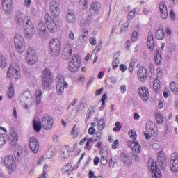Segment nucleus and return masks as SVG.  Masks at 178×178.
I'll return each instance as SVG.
<instances>
[{"label": "nucleus", "instance_id": "nucleus-17", "mask_svg": "<svg viewBox=\"0 0 178 178\" xmlns=\"http://www.w3.org/2000/svg\"><path fill=\"white\" fill-rule=\"evenodd\" d=\"M3 10L8 15H10L13 12V1L2 0Z\"/></svg>", "mask_w": 178, "mask_h": 178}, {"label": "nucleus", "instance_id": "nucleus-25", "mask_svg": "<svg viewBox=\"0 0 178 178\" xmlns=\"http://www.w3.org/2000/svg\"><path fill=\"white\" fill-rule=\"evenodd\" d=\"M100 9L101 3L97 1L92 2L90 5V13L92 14V16H97V15L99 13Z\"/></svg>", "mask_w": 178, "mask_h": 178}, {"label": "nucleus", "instance_id": "nucleus-46", "mask_svg": "<svg viewBox=\"0 0 178 178\" xmlns=\"http://www.w3.org/2000/svg\"><path fill=\"white\" fill-rule=\"evenodd\" d=\"M170 89L172 90L174 94H177L178 92V84L175 83L174 81L170 83Z\"/></svg>", "mask_w": 178, "mask_h": 178}, {"label": "nucleus", "instance_id": "nucleus-26", "mask_svg": "<svg viewBox=\"0 0 178 178\" xmlns=\"http://www.w3.org/2000/svg\"><path fill=\"white\" fill-rule=\"evenodd\" d=\"M127 145L129 147V148H131L132 151H135V152H137V154H140V152H141V146L138 142L129 140Z\"/></svg>", "mask_w": 178, "mask_h": 178}, {"label": "nucleus", "instance_id": "nucleus-42", "mask_svg": "<svg viewBox=\"0 0 178 178\" xmlns=\"http://www.w3.org/2000/svg\"><path fill=\"white\" fill-rule=\"evenodd\" d=\"M94 120L98 122V124H97L98 130H104V128L105 127V121L104 120V118H101L100 120H98L97 118H95Z\"/></svg>", "mask_w": 178, "mask_h": 178}, {"label": "nucleus", "instance_id": "nucleus-63", "mask_svg": "<svg viewBox=\"0 0 178 178\" xmlns=\"http://www.w3.org/2000/svg\"><path fill=\"white\" fill-rule=\"evenodd\" d=\"M102 138V133L97 132L96 133V138L94 140V141H99V140H101Z\"/></svg>", "mask_w": 178, "mask_h": 178}, {"label": "nucleus", "instance_id": "nucleus-30", "mask_svg": "<svg viewBox=\"0 0 178 178\" xmlns=\"http://www.w3.org/2000/svg\"><path fill=\"white\" fill-rule=\"evenodd\" d=\"M63 56H64V59H69L72 56V47L70 44L65 45L63 51Z\"/></svg>", "mask_w": 178, "mask_h": 178}, {"label": "nucleus", "instance_id": "nucleus-37", "mask_svg": "<svg viewBox=\"0 0 178 178\" xmlns=\"http://www.w3.org/2000/svg\"><path fill=\"white\" fill-rule=\"evenodd\" d=\"M154 62L157 66L162 63V54L159 53V51H156L154 54Z\"/></svg>", "mask_w": 178, "mask_h": 178}, {"label": "nucleus", "instance_id": "nucleus-15", "mask_svg": "<svg viewBox=\"0 0 178 178\" xmlns=\"http://www.w3.org/2000/svg\"><path fill=\"white\" fill-rule=\"evenodd\" d=\"M42 127L44 130H51L54 127V118L49 115H44L42 119Z\"/></svg>", "mask_w": 178, "mask_h": 178}, {"label": "nucleus", "instance_id": "nucleus-4", "mask_svg": "<svg viewBox=\"0 0 178 178\" xmlns=\"http://www.w3.org/2000/svg\"><path fill=\"white\" fill-rule=\"evenodd\" d=\"M49 52L51 56H59L60 54V40L52 39L49 42Z\"/></svg>", "mask_w": 178, "mask_h": 178}, {"label": "nucleus", "instance_id": "nucleus-31", "mask_svg": "<svg viewBox=\"0 0 178 178\" xmlns=\"http://www.w3.org/2000/svg\"><path fill=\"white\" fill-rule=\"evenodd\" d=\"M120 160L127 166H130L131 165V159L129 157V154L123 153L120 156Z\"/></svg>", "mask_w": 178, "mask_h": 178}, {"label": "nucleus", "instance_id": "nucleus-53", "mask_svg": "<svg viewBox=\"0 0 178 178\" xmlns=\"http://www.w3.org/2000/svg\"><path fill=\"white\" fill-rule=\"evenodd\" d=\"M138 40V33L137 31H134L131 35V41L132 42H136Z\"/></svg>", "mask_w": 178, "mask_h": 178}, {"label": "nucleus", "instance_id": "nucleus-2", "mask_svg": "<svg viewBox=\"0 0 178 178\" xmlns=\"http://www.w3.org/2000/svg\"><path fill=\"white\" fill-rule=\"evenodd\" d=\"M7 77H11L15 80H19L20 78V66L17 63H13L10 64L8 72Z\"/></svg>", "mask_w": 178, "mask_h": 178}, {"label": "nucleus", "instance_id": "nucleus-54", "mask_svg": "<svg viewBox=\"0 0 178 178\" xmlns=\"http://www.w3.org/2000/svg\"><path fill=\"white\" fill-rule=\"evenodd\" d=\"M6 135L2 134H0V146L1 145H4L5 143H6Z\"/></svg>", "mask_w": 178, "mask_h": 178}, {"label": "nucleus", "instance_id": "nucleus-9", "mask_svg": "<svg viewBox=\"0 0 178 178\" xmlns=\"http://www.w3.org/2000/svg\"><path fill=\"white\" fill-rule=\"evenodd\" d=\"M67 87H69V84L65 81V76L59 74L56 85L57 94L58 95H63L65 88H67Z\"/></svg>", "mask_w": 178, "mask_h": 178}, {"label": "nucleus", "instance_id": "nucleus-49", "mask_svg": "<svg viewBox=\"0 0 178 178\" xmlns=\"http://www.w3.org/2000/svg\"><path fill=\"white\" fill-rule=\"evenodd\" d=\"M72 163H69L68 164H66L64 167L62 168V172L63 173H67L70 169H72Z\"/></svg>", "mask_w": 178, "mask_h": 178}, {"label": "nucleus", "instance_id": "nucleus-43", "mask_svg": "<svg viewBox=\"0 0 178 178\" xmlns=\"http://www.w3.org/2000/svg\"><path fill=\"white\" fill-rule=\"evenodd\" d=\"M55 154V150H54V149H49L46 153L45 155H44L43 156H44L45 159H52V156H54V154Z\"/></svg>", "mask_w": 178, "mask_h": 178}, {"label": "nucleus", "instance_id": "nucleus-52", "mask_svg": "<svg viewBox=\"0 0 178 178\" xmlns=\"http://www.w3.org/2000/svg\"><path fill=\"white\" fill-rule=\"evenodd\" d=\"M136 62H137V59H132L131 60L129 66V71L130 72V73L133 72V69L134 68V65H136Z\"/></svg>", "mask_w": 178, "mask_h": 178}, {"label": "nucleus", "instance_id": "nucleus-1", "mask_svg": "<svg viewBox=\"0 0 178 178\" xmlns=\"http://www.w3.org/2000/svg\"><path fill=\"white\" fill-rule=\"evenodd\" d=\"M46 26L48 31L51 34L56 33L59 27V21L56 18H52L49 14L47 13L44 16Z\"/></svg>", "mask_w": 178, "mask_h": 178}, {"label": "nucleus", "instance_id": "nucleus-6", "mask_svg": "<svg viewBox=\"0 0 178 178\" xmlns=\"http://www.w3.org/2000/svg\"><path fill=\"white\" fill-rule=\"evenodd\" d=\"M41 99H42V92L41 89H38L35 90L34 97L30 98L29 101L26 102L25 109H28L29 106H32V105H40L41 104Z\"/></svg>", "mask_w": 178, "mask_h": 178}, {"label": "nucleus", "instance_id": "nucleus-35", "mask_svg": "<svg viewBox=\"0 0 178 178\" xmlns=\"http://www.w3.org/2000/svg\"><path fill=\"white\" fill-rule=\"evenodd\" d=\"M92 22V19L90 17H87L86 18H83L81 21V26L82 27H88L90 24Z\"/></svg>", "mask_w": 178, "mask_h": 178}, {"label": "nucleus", "instance_id": "nucleus-32", "mask_svg": "<svg viewBox=\"0 0 178 178\" xmlns=\"http://www.w3.org/2000/svg\"><path fill=\"white\" fill-rule=\"evenodd\" d=\"M33 126L35 131H37L38 133L41 131V127L42 126L41 121H38L37 119H34L33 120Z\"/></svg>", "mask_w": 178, "mask_h": 178}, {"label": "nucleus", "instance_id": "nucleus-40", "mask_svg": "<svg viewBox=\"0 0 178 178\" xmlns=\"http://www.w3.org/2000/svg\"><path fill=\"white\" fill-rule=\"evenodd\" d=\"M153 89L156 92H158L161 90V81L159 79H156L154 80Z\"/></svg>", "mask_w": 178, "mask_h": 178}, {"label": "nucleus", "instance_id": "nucleus-56", "mask_svg": "<svg viewBox=\"0 0 178 178\" xmlns=\"http://www.w3.org/2000/svg\"><path fill=\"white\" fill-rule=\"evenodd\" d=\"M119 58H115L113 60V69H117L118 66H119Z\"/></svg>", "mask_w": 178, "mask_h": 178}, {"label": "nucleus", "instance_id": "nucleus-11", "mask_svg": "<svg viewBox=\"0 0 178 178\" xmlns=\"http://www.w3.org/2000/svg\"><path fill=\"white\" fill-rule=\"evenodd\" d=\"M42 84L45 88L49 87L52 84V74L48 68L45 69L42 72Z\"/></svg>", "mask_w": 178, "mask_h": 178}, {"label": "nucleus", "instance_id": "nucleus-48", "mask_svg": "<svg viewBox=\"0 0 178 178\" xmlns=\"http://www.w3.org/2000/svg\"><path fill=\"white\" fill-rule=\"evenodd\" d=\"M92 141H94V139L92 138H89L87 142H86V146H85V149H87L88 151H90L91 150V148H92Z\"/></svg>", "mask_w": 178, "mask_h": 178}, {"label": "nucleus", "instance_id": "nucleus-51", "mask_svg": "<svg viewBox=\"0 0 178 178\" xmlns=\"http://www.w3.org/2000/svg\"><path fill=\"white\" fill-rule=\"evenodd\" d=\"M106 99V93H104L101 99L102 106L99 108V111H104V108H105V100Z\"/></svg>", "mask_w": 178, "mask_h": 178}, {"label": "nucleus", "instance_id": "nucleus-45", "mask_svg": "<svg viewBox=\"0 0 178 178\" xmlns=\"http://www.w3.org/2000/svg\"><path fill=\"white\" fill-rule=\"evenodd\" d=\"M69 148L67 147H65L61 149V156L62 158L66 159L69 158Z\"/></svg>", "mask_w": 178, "mask_h": 178}, {"label": "nucleus", "instance_id": "nucleus-58", "mask_svg": "<svg viewBox=\"0 0 178 178\" xmlns=\"http://www.w3.org/2000/svg\"><path fill=\"white\" fill-rule=\"evenodd\" d=\"M134 15H136V10H131L127 16V19L128 20H131V19H133V17H134Z\"/></svg>", "mask_w": 178, "mask_h": 178}, {"label": "nucleus", "instance_id": "nucleus-24", "mask_svg": "<svg viewBox=\"0 0 178 178\" xmlns=\"http://www.w3.org/2000/svg\"><path fill=\"white\" fill-rule=\"evenodd\" d=\"M159 7L161 19L166 20V19L169 17V15L168 14V7L166 6L165 1H161Z\"/></svg>", "mask_w": 178, "mask_h": 178}, {"label": "nucleus", "instance_id": "nucleus-22", "mask_svg": "<svg viewBox=\"0 0 178 178\" xmlns=\"http://www.w3.org/2000/svg\"><path fill=\"white\" fill-rule=\"evenodd\" d=\"M29 147L32 152L37 154L40 149V143L35 138L31 137L29 138Z\"/></svg>", "mask_w": 178, "mask_h": 178}, {"label": "nucleus", "instance_id": "nucleus-50", "mask_svg": "<svg viewBox=\"0 0 178 178\" xmlns=\"http://www.w3.org/2000/svg\"><path fill=\"white\" fill-rule=\"evenodd\" d=\"M128 134L130 138H131L132 140H136L137 138V133L133 129L129 130Z\"/></svg>", "mask_w": 178, "mask_h": 178}, {"label": "nucleus", "instance_id": "nucleus-18", "mask_svg": "<svg viewBox=\"0 0 178 178\" xmlns=\"http://www.w3.org/2000/svg\"><path fill=\"white\" fill-rule=\"evenodd\" d=\"M138 92L143 101L145 102L149 99V90H148V88L140 86L138 89Z\"/></svg>", "mask_w": 178, "mask_h": 178}, {"label": "nucleus", "instance_id": "nucleus-64", "mask_svg": "<svg viewBox=\"0 0 178 178\" xmlns=\"http://www.w3.org/2000/svg\"><path fill=\"white\" fill-rule=\"evenodd\" d=\"M88 134H90L92 136L95 134V129L94 128V127H91L89 128Z\"/></svg>", "mask_w": 178, "mask_h": 178}, {"label": "nucleus", "instance_id": "nucleus-19", "mask_svg": "<svg viewBox=\"0 0 178 178\" xmlns=\"http://www.w3.org/2000/svg\"><path fill=\"white\" fill-rule=\"evenodd\" d=\"M29 20L31 19H30L29 17L24 15L23 13H18L17 14L15 22L19 26H23L24 27V25L26 24V23H27Z\"/></svg>", "mask_w": 178, "mask_h": 178}, {"label": "nucleus", "instance_id": "nucleus-23", "mask_svg": "<svg viewBox=\"0 0 178 178\" xmlns=\"http://www.w3.org/2000/svg\"><path fill=\"white\" fill-rule=\"evenodd\" d=\"M146 129L151 136H154V137L158 136V128H156V124H155V122L151 121L148 122Z\"/></svg>", "mask_w": 178, "mask_h": 178}, {"label": "nucleus", "instance_id": "nucleus-8", "mask_svg": "<svg viewBox=\"0 0 178 178\" xmlns=\"http://www.w3.org/2000/svg\"><path fill=\"white\" fill-rule=\"evenodd\" d=\"M148 168L150 172H152L153 178H162V172H161V170L158 168L156 161L150 160L148 163Z\"/></svg>", "mask_w": 178, "mask_h": 178}, {"label": "nucleus", "instance_id": "nucleus-41", "mask_svg": "<svg viewBox=\"0 0 178 178\" xmlns=\"http://www.w3.org/2000/svg\"><path fill=\"white\" fill-rule=\"evenodd\" d=\"M13 95H15V89L13 88V83H11L10 84V87L8 88L7 97L8 99H12Z\"/></svg>", "mask_w": 178, "mask_h": 178}, {"label": "nucleus", "instance_id": "nucleus-61", "mask_svg": "<svg viewBox=\"0 0 178 178\" xmlns=\"http://www.w3.org/2000/svg\"><path fill=\"white\" fill-rule=\"evenodd\" d=\"M68 38L70 41H73V40H74V33H73V31H68Z\"/></svg>", "mask_w": 178, "mask_h": 178}, {"label": "nucleus", "instance_id": "nucleus-21", "mask_svg": "<svg viewBox=\"0 0 178 178\" xmlns=\"http://www.w3.org/2000/svg\"><path fill=\"white\" fill-rule=\"evenodd\" d=\"M157 161L160 168L163 170H165V169H166L167 162H166V156H165V153H163V152L161 151L159 153H158Z\"/></svg>", "mask_w": 178, "mask_h": 178}, {"label": "nucleus", "instance_id": "nucleus-59", "mask_svg": "<svg viewBox=\"0 0 178 178\" xmlns=\"http://www.w3.org/2000/svg\"><path fill=\"white\" fill-rule=\"evenodd\" d=\"M127 29H129V23L128 22H125L120 30L121 33H123V31H127Z\"/></svg>", "mask_w": 178, "mask_h": 178}, {"label": "nucleus", "instance_id": "nucleus-10", "mask_svg": "<svg viewBox=\"0 0 178 178\" xmlns=\"http://www.w3.org/2000/svg\"><path fill=\"white\" fill-rule=\"evenodd\" d=\"M47 24L44 22H40L37 25L38 35L42 40L48 38V29Z\"/></svg>", "mask_w": 178, "mask_h": 178}, {"label": "nucleus", "instance_id": "nucleus-62", "mask_svg": "<svg viewBox=\"0 0 178 178\" xmlns=\"http://www.w3.org/2000/svg\"><path fill=\"white\" fill-rule=\"evenodd\" d=\"M118 147H119V140H115L113 143L111 145V148L113 149H116V148H118Z\"/></svg>", "mask_w": 178, "mask_h": 178}, {"label": "nucleus", "instance_id": "nucleus-3", "mask_svg": "<svg viewBox=\"0 0 178 178\" xmlns=\"http://www.w3.org/2000/svg\"><path fill=\"white\" fill-rule=\"evenodd\" d=\"M81 63V59L80 58V56L77 54H74V56H72V59L68 63V69L70 72H72V73H75L76 72H78Z\"/></svg>", "mask_w": 178, "mask_h": 178}, {"label": "nucleus", "instance_id": "nucleus-16", "mask_svg": "<svg viewBox=\"0 0 178 178\" xmlns=\"http://www.w3.org/2000/svg\"><path fill=\"white\" fill-rule=\"evenodd\" d=\"M170 168L172 172H178V153L176 152L171 154Z\"/></svg>", "mask_w": 178, "mask_h": 178}, {"label": "nucleus", "instance_id": "nucleus-34", "mask_svg": "<svg viewBox=\"0 0 178 178\" xmlns=\"http://www.w3.org/2000/svg\"><path fill=\"white\" fill-rule=\"evenodd\" d=\"M100 162L103 166H105V165L108 164V151H104L102 152Z\"/></svg>", "mask_w": 178, "mask_h": 178}, {"label": "nucleus", "instance_id": "nucleus-38", "mask_svg": "<svg viewBox=\"0 0 178 178\" xmlns=\"http://www.w3.org/2000/svg\"><path fill=\"white\" fill-rule=\"evenodd\" d=\"M88 113L86 114V118H85V123L87 124V122H88V119H90V116L91 115H94L95 113V106H91L88 108Z\"/></svg>", "mask_w": 178, "mask_h": 178}, {"label": "nucleus", "instance_id": "nucleus-13", "mask_svg": "<svg viewBox=\"0 0 178 178\" xmlns=\"http://www.w3.org/2000/svg\"><path fill=\"white\" fill-rule=\"evenodd\" d=\"M49 9L50 13L54 19L59 17V15H60V7L56 1L52 0L49 2Z\"/></svg>", "mask_w": 178, "mask_h": 178}, {"label": "nucleus", "instance_id": "nucleus-5", "mask_svg": "<svg viewBox=\"0 0 178 178\" xmlns=\"http://www.w3.org/2000/svg\"><path fill=\"white\" fill-rule=\"evenodd\" d=\"M14 44L15 48L19 54H23L26 51V43L24 38L20 34H15L14 35Z\"/></svg>", "mask_w": 178, "mask_h": 178}, {"label": "nucleus", "instance_id": "nucleus-7", "mask_svg": "<svg viewBox=\"0 0 178 178\" xmlns=\"http://www.w3.org/2000/svg\"><path fill=\"white\" fill-rule=\"evenodd\" d=\"M35 34V31L34 30V24L31 20L28 19V21L24 25V35L26 38H33Z\"/></svg>", "mask_w": 178, "mask_h": 178}, {"label": "nucleus", "instance_id": "nucleus-20", "mask_svg": "<svg viewBox=\"0 0 178 178\" xmlns=\"http://www.w3.org/2000/svg\"><path fill=\"white\" fill-rule=\"evenodd\" d=\"M137 75L138 79L143 83L148 78V70L145 67H140L138 70Z\"/></svg>", "mask_w": 178, "mask_h": 178}, {"label": "nucleus", "instance_id": "nucleus-12", "mask_svg": "<svg viewBox=\"0 0 178 178\" xmlns=\"http://www.w3.org/2000/svg\"><path fill=\"white\" fill-rule=\"evenodd\" d=\"M3 161L6 168L8 170L11 172L16 170V162L15 161V159H13V156L8 155L4 157Z\"/></svg>", "mask_w": 178, "mask_h": 178}, {"label": "nucleus", "instance_id": "nucleus-39", "mask_svg": "<svg viewBox=\"0 0 178 178\" xmlns=\"http://www.w3.org/2000/svg\"><path fill=\"white\" fill-rule=\"evenodd\" d=\"M156 38L158 40H163L165 38V31L163 29H159L156 33Z\"/></svg>", "mask_w": 178, "mask_h": 178}, {"label": "nucleus", "instance_id": "nucleus-36", "mask_svg": "<svg viewBox=\"0 0 178 178\" xmlns=\"http://www.w3.org/2000/svg\"><path fill=\"white\" fill-rule=\"evenodd\" d=\"M66 22H67V23H74V22H76V15L73 12H69L67 14Z\"/></svg>", "mask_w": 178, "mask_h": 178}, {"label": "nucleus", "instance_id": "nucleus-14", "mask_svg": "<svg viewBox=\"0 0 178 178\" xmlns=\"http://www.w3.org/2000/svg\"><path fill=\"white\" fill-rule=\"evenodd\" d=\"M26 59L29 65H35V63H37V54L35 53V51L33 49V48L29 47L27 49Z\"/></svg>", "mask_w": 178, "mask_h": 178}, {"label": "nucleus", "instance_id": "nucleus-57", "mask_svg": "<svg viewBox=\"0 0 178 178\" xmlns=\"http://www.w3.org/2000/svg\"><path fill=\"white\" fill-rule=\"evenodd\" d=\"M115 125L116 126V127L113 128V131H120V130L122 129V125H120V122H116Z\"/></svg>", "mask_w": 178, "mask_h": 178}, {"label": "nucleus", "instance_id": "nucleus-60", "mask_svg": "<svg viewBox=\"0 0 178 178\" xmlns=\"http://www.w3.org/2000/svg\"><path fill=\"white\" fill-rule=\"evenodd\" d=\"M14 156L15 159H17V161H19L20 159V158H22V152H20L19 151H15Z\"/></svg>", "mask_w": 178, "mask_h": 178}, {"label": "nucleus", "instance_id": "nucleus-44", "mask_svg": "<svg viewBox=\"0 0 178 178\" xmlns=\"http://www.w3.org/2000/svg\"><path fill=\"white\" fill-rule=\"evenodd\" d=\"M79 134H80V129L79 128H76L75 124L72 129L71 136H72L73 138H77V137H79Z\"/></svg>", "mask_w": 178, "mask_h": 178}, {"label": "nucleus", "instance_id": "nucleus-29", "mask_svg": "<svg viewBox=\"0 0 178 178\" xmlns=\"http://www.w3.org/2000/svg\"><path fill=\"white\" fill-rule=\"evenodd\" d=\"M30 98H31V93L29 91H25L19 96V101L26 106L27 102L30 101Z\"/></svg>", "mask_w": 178, "mask_h": 178}, {"label": "nucleus", "instance_id": "nucleus-33", "mask_svg": "<svg viewBox=\"0 0 178 178\" xmlns=\"http://www.w3.org/2000/svg\"><path fill=\"white\" fill-rule=\"evenodd\" d=\"M80 42H86L88 40V31L87 29H83V33L81 34L79 38Z\"/></svg>", "mask_w": 178, "mask_h": 178}, {"label": "nucleus", "instance_id": "nucleus-27", "mask_svg": "<svg viewBox=\"0 0 178 178\" xmlns=\"http://www.w3.org/2000/svg\"><path fill=\"white\" fill-rule=\"evenodd\" d=\"M147 44L149 51L153 52L155 48V41L154 40V35L152 34V32H149Z\"/></svg>", "mask_w": 178, "mask_h": 178}, {"label": "nucleus", "instance_id": "nucleus-28", "mask_svg": "<svg viewBox=\"0 0 178 178\" xmlns=\"http://www.w3.org/2000/svg\"><path fill=\"white\" fill-rule=\"evenodd\" d=\"M17 140H19L17 133L15 131H11L9 136L10 145H11V147H15V145L17 144Z\"/></svg>", "mask_w": 178, "mask_h": 178}, {"label": "nucleus", "instance_id": "nucleus-47", "mask_svg": "<svg viewBox=\"0 0 178 178\" xmlns=\"http://www.w3.org/2000/svg\"><path fill=\"white\" fill-rule=\"evenodd\" d=\"M6 57L0 54V67H6Z\"/></svg>", "mask_w": 178, "mask_h": 178}, {"label": "nucleus", "instance_id": "nucleus-55", "mask_svg": "<svg viewBox=\"0 0 178 178\" xmlns=\"http://www.w3.org/2000/svg\"><path fill=\"white\" fill-rule=\"evenodd\" d=\"M156 120L159 124H161V123H162V122L163 121V117L162 116L161 114H156Z\"/></svg>", "mask_w": 178, "mask_h": 178}]
</instances>
